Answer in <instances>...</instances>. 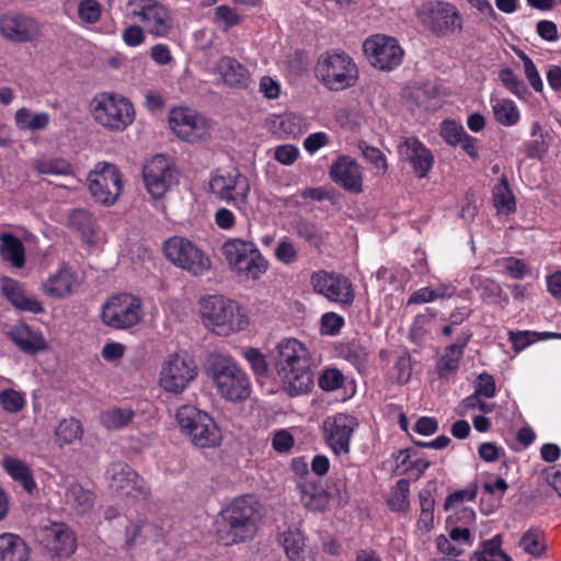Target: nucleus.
Listing matches in <instances>:
<instances>
[{
  "label": "nucleus",
  "instance_id": "nucleus-1",
  "mask_svg": "<svg viewBox=\"0 0 561 561\" xmlns=\"http://www.w3.org/2000/svg\"><path fill=\"white\" fill-rule=\"evenodd\" d=\"M262 505L252 494L236 496L219 514L217 536L225 546L251 541L262 522Z\"/></svg>",
  "mask_w": 561,
  "mask_h": 561
},
{
  "label": "nucleus",
  "instance_id": "nucleus-2",
  "mask_svg": "<svg viewBox=\"0 0 561 561\" xmlns=\"http://www.w3.org/2000/svg\"><path fill=\"white\" fill-rule=\"evenodd\" d=\"M272 362L290 397L306 394L313 387L309 352L296 339H284L271 352Z\"/></svg>",
  "mask_w": 561,
  "mask_h": 561
},
{
  "label": "nucleus",
  "instance_id": "nucleus-3",
  "mask_svg": "<svg viewBox=\"0 0 561 561\" xmlns=\"http://www.w3.org/2000/svg\"><path fill=\"white\" fill-rule=\"evenodd\" d=\"M206 374L219 396L230 402H241L251 394L247 373L230 356L213 353L206 360Z\"/></svg>",
  "mask_w": 561,
  "mask_h": 561
},
{
  "label": "nucleus",
  "instance_id": "nucleus-4",
  "mask_svg": "<svg viewBox=\"0 0 561 561\" xmlns=\"http://www.w3.org/2000/svg\"><path fill=\"white\" fill-rule=\"evenodd\" d=\"M203 323L214 333L227 336L249 324L237 301L222 295H208L199 301Z\"/></svg>",
  "mask_w": 561,
  "mask_h": 561
},
{
  "label": "nucleus",
  "instance_id": "nucleus-5",
  "mask_svg": "<svg viewBox=\"0 0 561 561\" xmlns=\"http://www.w3.org/2000/svg\"><path fill=\"white\" fill-rule=\"evenodd\" d=\"M175 421L181 434L197 448L216 447L221 442V433L215 420L196 405H180L175 411Z\"/></svg>",
  "mask_w": 561,
  "mask_h": 561
},
{
  "label": "nucleus",
  "instance_id": "nucleus-6",
  "mask_svg": "<svg viewBox=\"0 0 561 561\" xmlns=\"http://www.w3.org/2000/svg\"><path fill=\"white\" fill-rule=\"evenodd\" d=\"M317 78L331 91H342L355 85L358 69L344 51L329 50L320 55L316 68Z\"/></svg>",
  "mask_w": 561,
  "mask_h": 561
},
{
  "label": "nucleus",
  "instance_id": "nucleus-7",
  "mask_svg": "<svg viewBox=\"0 0 561 561\" xmlns=\"http://www.w3.org/2000/svg\"><path fill=\"white\" fill-rule=\"evenodd\" d=\"M91 113L95 122L112 131L125 130L135 119L131 102L113 93L94 96L91 101Z\"/></svg>",
  "mask_w": 561,
  "mask_h": 561
},
{
  "label": "nucleus",
  "instance_id": "nucleus-8",
  "mask_svg": "<svg viewBox=\"0 0 561 561\" xmlns=\"http://www.w3.org/2000/svg\"><path fill=\"white\" fill-rule=\"evenodd\" d=\"M126 16L154 37H165L174 27L171 11L160 0H127Z\"/></svg>",
  "mask_w": 561,
  "mask_h": 561
},
{
  "label": "nucleus",
  "instance_id": "nucleus-9",
  "mask_svg": "<svg viewBox=\"0 0 561 561\" xmlns=\"http://www.w3.org/2000/svg\"><path fill=\"white\" fill-rule=\"evenodd\" d=\"M162 252L168 261L193 276H202L210 270V260L191 240L174 236L163 242Z\"/></svg>",
  "mask_w": 561,
  "mask_h": 561
},
{
  "label": "nucleus",
  "instance_id": "nucleus-10",
  "mask_svg": "<svg viewBox=\"0 0 561 561\" xmlns=\"http://www.w3.org/2000/svg\"><path fill=\"white\" fill-rule=\"evenodd\" d=\"M88 182L91 195L103 205H113L122 193V173L113 163L99 162L89 172Z\"/></svg>",
  "mask_w": 561,
  "mask_h": 561
},
{
  "label": "nucleus",
  "instance_id": "nucleus-11",
  "mask_svg": "<svg viewBox=\"0 0 561 561\" xmlns=\"http://www.w3.org/2000/svg\"><path fill=\"white\" fill-rule=\"evenodd\" d=\"M196 377L197 366L195 363L173 353L162 363L159 385L169 393L181 394Z\"/></svg>",
  "mask_w": 561,
  "mask_h": 561
},
{
  "label": "nucleus",
  "instance_id": "nucleus-12",
  "mask_svg": "<svg viewBox=\"0 0 561 561\" xmlns=\"http://www.w3.org/2000/svg\"><path fill=\"white\" fill-rule=\"evenodd\" d=\"M141 302L130 294L113 296L102 309L103 322L114 329H127L140 321Z\"/></svg>",
  "mask_w": 561,
  "mask_h": 561
},
{
  "label": "nucleus",
  "instance_id": "nucleus-13",
  "mask_svg": "<svg viewBox=\"0 0 561 561\" xmlns=\"http://www.w3.org/2000/svg\"><path fill=\"white\" fill-rule=\"evenodd\" d=\"M363 50L369 62L382 71L397 68L403 58V49L398 41L380 34L368 37L363 44Z\"/></svg>",
  "mask_w": 561,
  "mask_h": 561
},
{
  "label": "nucleus",
  "instance_id": "nucleus-14",
  "mask_svg": "<svg viewBox=\"0 0 561 561\" xmlns=\"http://www.w3.org/2000/svg\"><path fill=\"white\" fill-rule=\"evenodd\" d=\"M210 192L221 201L241 209L248 203L250 183L245 175L234 170L232 173H215L209 181Z\"/></svg>",
  "mask_w": 561,
  "mask_h": 561
},
{
  "label": "nucleus",
  "instance_id": "nucleus-15",
  "mask_svg": "<svg viewBox=\"0 0 561 561\" xmlns=\"http://www.w3.org/2000/svg\"><path fill=\"white\" fill-rule=\"evenodd\" d=\"M142 179L148 193L161 198L178 182L176 171L163 154L148 160L142 168Z\"/></svg>",
  "mask_w": 561,
  "mask_h": 561
},
{
  "label": "nucleus",
  "instance_id": "nucleus-16",
  "mask_svg": "<svg viewBox=\"0 0 561 561\" xmlns=\"http://www.w3.org/2000/svg\"><path fill=\"white\" fill-rule=\"evenodd\" d=\"M106 474L111 489L119 495L135 500L148 497L149 488L146 481L127 463L113 462Z\"/></svg>",
  "mask_w": 561,
  "mask_h": 561
},
{
  "label": "nucleus",
  "instance_id": "nucleus-17",
  "mask_svg": "<svg viewBox=\"0 0 561 561\" xmlns=\"http://www.w3.org/2000/svg\"><path fill=\"white\" fill-rule=\"evenodd\" d=\"M358 423L354 416L336 413L323 422L324 437L328 445L336 455L350 453V442Z\"/></svg>",
  "mask_w": 561,
  "mask_h": 561
},
{
  "label": "nucleus",
  "instance_id": "nucleus-18",
  "mask_svg": "<svg viewBox=\"0 0 561 561\" xmlns=\"http://www.w3.org/2000/svg\"><path fill=\"white\" fill-rule=\"evenodd\" d=\"M41 33L38 22L25 14L9 11L0 15V34L11 43L35 41Z\"/></svg>",
  "mask_w": 561,
  "mask_h": 561
},
{
  "label": "nucleus",
  "instance_id": "nucleus-19",
  "mask_svg": "<svg viewBox=\"0 0 561 561\" xmlns=\"http://www.w3.org/2000/svg\"><path fill=\"white\" fill-rule=\"evenodd\" d=\"M311 285L316 293L331 301L351 305L354 300L352 284L342 275L318 271L311 275Z\"/></svg>",
  "mask_w": 561,
  "mask_h": 561
},
{
  "label": "nucleus",
  "instance_id": "nucleus-20",
  "mask_svg": "<svg viewBox=\"0 0 561 561\" xmlns=\"http://www.w3.org/2000/svg\"><path fill=\"white\" fill-rule=\"evenodd\" d=\"M422 24L432 33L446 36L461 28V18L456 8L446 2L432 4L420 14Z\"/></svg>",
  "mask_w": 561,
  "mask_h": 561
},
{
  "label": "nucleus",
  "instance_id": "nucleus-21",
  "mask_svg": "<svg viewBox=\"0 0 561 561\" xmlns=\"http://www.w3.org/2000/svg\"><path fill=\"white\" fill-rule=\"evenodd\" d=\"M297 491L302 505L311 511H324L330 500H335L339 505H345L348 502V495L344 486L343 489L336 488L334 491L323 490L314 482L301 479L297 483Z\"/></svg>",
  "mask_w": 561,
  "mask_h": 561
},
{
  "label": "nucleus",
  "instance_id": "nucleus-22",
  "mask_svg": "<svg viewBox=\"0 0 561 561\" xmlns=\"http://www.w3.org/2000/svg\"><path fill=\"white\" fill-rule=\"evenodd\" d=\"M329 176L336 185L350 193L363 192L362 167L350 156H337L329 169Z\"/></svg>",
  "mask_w": 561,
  "mask_h": 561
},
{
  "label": "nucleus",
  "instance_id": "nucleus-23",
  "mask_svg": "<svg viewBox=\"0 0 561 561\" xmlns=\"http://www.w3.org/2000/svg\"><path fill=\"white\" fill-rule=\"evenodd\" d=\"M398 153L408 162L419 178H425L434 164V156L416 137H407L399 146Z\"/></svg>",
  "mask_w": 561,
  "mask_h": 561
},
{
  "label": "nucleus",
  "instance_id": "nucleus-24",
  "mask_svg": "<svg viewBox=\"0 0 561 561\" xmlns=\"http://www.w3.org/2000/svg\"><path fill=\"white\" fill-rule=\"evenodd\" d=\"M169 124L171 129L186 141L201 139L207 130L204 117L188 110H173Z\"/></svg>",
  "mask_w": 561,
  "mask_h": 561
},
{
  "label": "nucleus",
  "instance_id": "nucleus-25",
  "mask_svg": "<svg viewBox=\"0 0 561 561\" xmlns=\"http://www.w3.org/2000/svg\"><path fill=\"white\" fill-rule=\"evenodd\" d=\"M7 336L22 353L27 355H36L48 348L42 332L32 329L24 322L11 325Z\"/></svg>",
  "mask_w": 561,
  "mask_h": 561
},
{
  "label": "nucleus",
  "instance_id": "nucleus-26",
  "mask_svg": "<svg viewBox=\"0 0 561 561\" xmlns=\"http://www.w3.org/2000/svg\"><path fill=\"white\" fill-rule=\"evenodd\" d=\"M43 542L53 557L69 558L76 550L73 534L61 524H54L43 531Z\"/></svg>",
  "mask_w": 561,
  "mask_h": 561
},
{
  "label": "nucleus",
  "instance_id": "nucleus-27",
  "mask_svg": "<svg viewBox=\"0 0 561 561\" xmlns=\"http://www.w3.org/2000/svg\"><path fill=\"white\" fill-rule=\"evenodd\" d=\"M216 71L230 88L248 89L252 82L248 68L233 57H221L216 65Z\"/></svg>",
  "mask_w": 561,
  "mask_h": 561
},
{
  "label": "nucleus",
  "instance_id": "nucleus-28",
  "mask_svg": "<svg viewBox=\"0 0 561 561\" xmlns=\"http://www.w3.org/2000/svg\"><path fill=\"white\" fill-rule=\"evenodd\" d=\"M3 296L19 310L41 313L44 309L35 297L26 296L21 284L12 278L3 277L0 280Z\"/></svg>",
  "mask_w": 561,
  "mask_h": 561
},
{
  "label": "nucleus",
  "instance_id": "nucleus-29",
  "mask_svg": "<svg viewBox=\"0 0 561 561\" xmlns=\"http://www.w3.org/2000/svg\"><path fill=\"white\" fill-rule=\"evenodd\" d=\"M471 339V333L459 336L456 343L448 345L436 363V371L439 378H448L459 368L465 348Z\"/></svg>",
  "mask_w": 561,
  "mask_h": 561
},
{
  "label": "nucleus",
  "instance_id": "nucleus-30",
  "mask_svg": "<svg viewBox=\"0 0 561 561\" xmlns=\"http://www.w3.org/2000/svg\"><path fill=\"white\" fill-rule=\"evenodd\" d=\"M0 561H30V548L18 535H0Z\"/></svg>",
  "mask_w": 561,
  "mask_h": 561
},
{
  "label": "nucleus",
  "instance_id": "nucleus-31",
  "mask_svg": "<svg viewBox=\"0 0 561 561\" xmlns=\"http://www.w3.org/2000/svg\"><path fill=\"white\" fill-rule=\"evenodd\" d=\"M2 466L7 473L14 481L19 482L28 494L34 493L37 489V484L34 480L32 470L24 461L11 456H5L2 460Z\"/></svg>",
  "mask_w": 561,
  "mask_h": 561
},
{
  "label": "nucleus",
  "instance_id": "nucleus-32",
  "mask_svg": "<svg viewBox=\"0 0 561 561\" xmlns=\"http://www.w3.org/2000/svg\"><path fill=\"white\" fill-rule=\"evenodd\" d=\"M0 256L13 267L21 268L25 264V248L22 241L10 232L0 236Z\"/></svg>",
  "mask_w": 561,
  "mask_h": 561
},
{
  "label": "nucleus",
  "instance_id": "nucleus-33",
  "mask_svg": "<svg viewBox=\"0 0 561 561\" xmlns=\"http://www.w3.org/2000/svg\"><path fill=\"white\" fill-rule=\"evenodd\" d=\"M239 276L251 279H257L267 270V261L263 257L260 250L253 247L251 254L244 255L241 261L231 268Z\"/></svg>",
  "mask_w": 561,
  "mask_h": 561
},
{
  "label": "nucleus",
  "instance_id": "nucleus-34",
  "mask_svg": "<svg viewBox=\"0 0 561 561\" xmlns=\"http://www.w3.org/2000/svg\"><path fill=\"white\" fill-rule=\"evenodd\" d=\"M239 276L251 279H257L267 270V261L263 257L260 250L253 247L251 254L244 255L241 261L231 268Z\"/></svg>",
  "mask_w": 561,
  "mask_h": 561
},
{
  "label": "nucleus",
  "instance_id": "nucleus-35",
  "mask_svg": "<svg viewBox=\"0 0 561 561\" xmlns=\"http://www.w3.org/2000/svg\"><path fill=\"white\" fill-rule=\"evenodd\" d=\"M67 225L70 229L80 233L85 243L93 242L95 225L92 215L88 210L73 209L67 218Z\"/></svg>",
  "mask_w": 561,
  "mask_h": 561
},
{
  "label": "nucleus",
  "instance_id": "nucleus-36",
  "mask_svg": "<svg viewBox=\"0 0 561 561\" xmlns=\"http://www.w3.org/2000/svg\"><path fill=\"white\" fill-rule=\"evenodd\" d=\"M294 231L299 238L317 249L321 248L327 237V233L321 227L306 218H300L295 221Z\"/></svg>",
  "mask_w": 561,
  "mask_h": 561
},
{
  "label": "nucleus",
  "instance_id": "nucleus-37",
  "mask_svg": "<svg viewBox=\"0 0 561 561\" xmlns=\"http://www.w3.org/2000/svg\"><path fill=\"white\" fill-rule=\"evenodd\" d=\"M71 286L72 275L68 270L58 271L43 284V288L47 295L58 298L70 294Z\"/></svg>",
  "mask_w": 561,
  "mask_h": 561
},
{
  "label": "nucleus",
  "instance_id": "nucleus-38",
  "mask_svg": "<svg viewBox=\"0 0 561 561\" xmlns=\"http://www.w3.org/2000/svg\"><path fill=\"white\" fill-rule=\"evenodd\" d=\"M254 243L241 239H229L221 245V252L230 268L236 266L241 259L253 252Z\"/></svg>",
  "mask_w": 561,
  "mask_h": 561
},
{
  "label": "nucleus",
  "instance_id": "nucleus-39",
  "mask_svg": "<svg viewBox=\"0 0 561 561\" xmlns=\"http://www.w3.org/2000/svg\"><path fill=\"white\" fill-rule=\"evenodd\" d=\"M67 503L72 505L78 513L84 514L93 506V495L78 483L70 484L65 493Z\"/></svg>",
  "mask_w": 561,
  "mask_h": 561
},
{
  "label": "nucleus",
  "instance_id": "nucleus-40",
  "mask_svg": "<svg viewBox=\"0 0 561 561\" xmlns=\"http://www.w3.org/2000/svg\"><path fill=\"white\" fill-rule=\"evenodd\" d=\"M492 111L495 121L506 127L516 125L520 118L517 105L508 99L497 101L493 104Z\"/></svg>",
  "mask_w": 561,
  "mask_h": 561
},
{
  "label": "nucleus",
  "instance_id": "nucleus-41",
  "mask_svg": "<svg viewBox=\"0 0 561 561\" xmlns=\"http://www.w3.org/2000/svg\"><path fill=\"white\" fill-rule=\"evenodd\" d=\"M519 546L526 553L535 558L541 557L547 550L545 533L539 528H529L519 539Z\"/></svg>",
  "mask_w": 561,
  "mask_h": 561
},
{
  "label": "nucleus",
  "instance_id": "nucleus-42",
  "mask_svg": "<svg viewBox=\"0 0 561 561\" xmlns=\"http://www.w3.org/2000/svg\"><path fill=\"white\" fill-rule=\"evenodd\" d=\"M82 434V425L75 417L61 420L55 430L56 439L60 445L71 444L75 440L80 439Z\"/></svg>",
  "mask_w": 561,
  "mask_h": 561
},
{
  "label": "nucleus",
  "instance_id": "nucleus-43",
  "mask_svg": "<svg viewBox=\"0 0 561 561\" xmlns=\"http://www.w3.org/2000/svg\"><path fill=\"white\" fill-rule=\"evenodd\" d=\"M494 205L499 211L512 214L516 209L515 198L506 178H502L493 193Z\"/></svg>",
  "mask_w": 561,
  "mask_h": 561
},
{
  "label": "nucleus",
  "instance_id": "nucleus-44",
  "mask_svg": "<svg viewBox=\"0 0 561 561\" xmlns=\"http://www.w3.org/2000/svg\"><path fill=\"white\" fill-rule=\"evenodd\" d=\"M339 353L342 358L357 368L364 366L368 357L366 348L356 340L341 344Z\"/></svg>",
  "mask_w": 561,
  "mask_h": 561
},
{
  "label": "nucleus",
  "instance_id": "nucleus-45",
  "mask_svg": "<svg viewBox=\"0 0 561 561\" xmlns=\"http://www.w3.org/2000/svg\"><path fill=\"white\" fill-rule=\"evenodd\" d=\"M134 412L130 409L114 408L101 414V423L110 430H118L126 426L133 419Z\"/></svg>",
  "mask_w": 561,
  "mask_h": 561
},
{
  "label": "nucleus",
  "instance_id": "nucleus-46",
  "mask_svg": "<svg viewBox=\"0 0 561 561\" xmlns=\"http://www.w3.org/2000/svg\"><path fill=\"white\" fill-rule=\"evenodd\" d=\"M396 459L399 462V466L405 467V470L415 469L417 471L416 477L423 474V472L430 467V461L420 457L414 448L400 450Z\"/></svg>",
  "mask_w": 561,
  "mask_h": 561
},
{
  "label": "nucleus",
  "instance_id": "nucleus-47",
  "mask_svg": "<svg viewBox=\"0 0 561 561\" xmlns=\"http://www.w3.org/2000/svg\"><path fill=\"white\" fill-rule=\"evenodd\" d=\"M282 542L289 560L296 561L300 559L305 542L304 537L299 531L288 530L283 533Z\"/></svg>",
  "mask_w": 561,
  "mask_h": 561
},
{
  "label": "nucleus",
  "instance_id": "nucleus-48",
  "mask_svg": "<svg viewBox=\"0 0 561 561\" xmlns=\"http://www.w3.org/2000/svg\"><path fill=\"white\" fill-rule=\"evenodd\" d=\"M409 489L410 482L401 479L397 482L388 504L393 512H405L409 507Z\"/></svg>",
  "mask_w": 561,
  "mask_h": 561
},
{
  "label": "nucleus",
  "instance_id": "nucleus-49",
  "mask_svg": "<svg viewBox=\"0 0 561 561\" xmlns=\"http://www.w3.org/2000/svg\"><path fill=\"white\" fill-rule=\"evenodd\" d=\"M500 80L502 84L513 94L519 99H525L528 94V88L523 80H520L514 71L506 67L500 71Z\"/></svg>",
  "mask_w": 561,
  "mask_h": 561
},
{
  "label": "nucleus",
  "instance_id": "nucleus-50",
  "mask_svg": "<svg viewBox=\"0 0 561 561\" xmlns=\"http://www.w3.org/2000/svg\"><path fill=\"white\" fill-rule=\"evenodd\" d=\"M360 150L363 157L367 162L374 165L378 171L386 173L388 170L387 158L380 151V149L368 145L366 141L362 140L357 145Z\"/></svg>",
  "mask_w": 561,
  "mask_h": 561
},
{
  "label": "nucleus",
  "instance_id": "nucleus-51",
  "mask_svg": "<svg viewBox=\"0 0 561 561\" xmlns=\"http://www.w3.org/2000/svg\"><path fill=\"white\" fill-rule=\"evenodd\" d=\"M0 405L8 413H18L25 405L24 396L14 389H4L0 391Z\"/></svg>",
  "mask_w": 561,
  "mask_h": 561
},
{
  "label": "nucleus",
  "instance_id": "nucleus-52",
  "mask_svg": "<svg viewBox=\"0 0 561 561\" xmlns=\"http://www.w3.org/2000/svg\"><path fill=\"white\" fill-rule=\"evenodd\" d=\"M102 15V5L96 0H81L78 4V16L85 24H95Z\"/></svg>",
  "mask_w": 561,
  "mask_h": 561
},
{
  "label": "nucleus",
  "instance_id": "nucleus-53",
  "mask_svg": "<svg viewBox=\"0 0 561 561\" xmlns=\"http://www.w3.org/2000/svg\"><path fill=\"white\" fill-rule=\"evenodd\" d=\"M242 355L250 364L253 373L256 376L265 377L267 376L270 368L268 363L265 356L253 347H247L242 350Z\"/></svg>",
  "mask_w": 561,
  "mask_h": 561
},
{
  "label": "nucleus",
  "instance_id": "nucleus-54",
  "mask_svg": "<svg viewBox=\"0 0 561 561\" xmlns=\"http://www.w3.org/2000/svg\"><path fill=\"white\" fill-rule=\"evenodd\" d=\"M519 59L523 61L524 65V72L526 76V79L528 80L530 87L538 93H541L543 91V82L541 80V77L539 75V71L531 60V58L526 55L524 51H519L517 54Z\"/></svg>",
  "mask_w": 561,
  "mask_h": 561
},
{
  "label": "nucleus",
  "instance_id": "nucleus-55",
  "mask_svg": "<svg viewBox=\"0 0 561 561\" xmlns=\"http://www.w3.org/2000/svg\"><path fill=\"white\" fill-rule=\"evenodd\" d=\"M36 170L42 174L65 175L70 172V164L64 159H46L36 162Z\"/></svg>",
  "mask_w": 561,
  "mask_h": 561
},
{
  "label": "nucleus",
  "instance_id": "nucleus-56",
  "mask_svg": "<svg viewBox=\"0 0 561 561\" xmlns=\"http://www.w3.org/2000/svg\"><path fill=\"white\" fill-rule=\"evenodd\" d=\"M344 376L336 368H327L318 379L319 387L324 391H334L343 386Z\"/></svg>",
  "mask_w": 561,
  "mask_h": 561
},
{
  "label": "nucleus",
  "instance_id": "nucleus-57",
  "mask_svg": "<svg viewBox=\"0 0 561 561\" xmlns=\"http://www.w3.org/2000/svg\"><path fill=\"white\" fill-rule=\"evenodd\" d=\"M466 135L467 133L461 125L453 121H444L442 136L448 145L458 146Z\"/></svg>",
  "mask_w": 561,
  "mask_h": 561
},
{
  "label": "nucleus",
  "instance_id": "nucleus-58",
  "mask_svg": "<svg viewBox=\"0 0 561 561\" xmlns=\"http://www.w3.org/2000/svg\"><path fill=\"white\" fill-rule=\"evenodd\" d=\"M482 396L472 393L461 401L459 414L466 415L469 410L479 409L484 414L491 413L494 410V403L484 402Z\"/></svg>",
  "mask_w": 561,
  "mask_h": 561
},
{
  "label": "nucleus",
  "instance_id": "nucleus-59",
  "mask_svg": "<svg viewBox=\"0 0 561 561\" xmlns=\"http://www.w3.org/2000/svg\"><path fill=\"white\" fill-rule=\"evenodd\" d=\"M240 22V16L230 7L219 5L215 9L214 23H222L225 30L238 25Z\"/></svg>",
  "mask_w": 561,
  "mask_h": 561
},
{
  "label": "nucleus",
  "instance_id": "nucleus-60",
  "mask_svg": "<svg viewBox=\"0 0 561 561\" xmlns=\"http://www.w3.org/2000/svg\"><path fill=\"white\" fill-rule=\"evenodd\" d=\"M295 445V438L288 430H278L272 438L273 448L279 454H287Z\"/></svg>",
  "mask_w": 561,
  "mask_h": 561
},
{
  "label": "nucleus",
  "instance_id": "nucleus-61",
  "mask_svg": "<svg viewBox=\"0 0 561 561\" xmlns=\"http://www.w3.org/2000/svg\"><path fill=\"white\" fill-rule=\"evenodd\" d=\"M473 393L483 396L485 398H493L496 393L494 378L488 373L480 374L477 377Z\"/></svg>",
  "mask_w": 561,
  "mask_h": 561
},
{
  "label": "nucleus",
  "instance_id": "nucleus-62",
  "mask_svg": "<svg viewBox=\"0 0 561 561\" xmlns=\"http://www.w3.org/2000/svg\"><path fill=\"white\" fill-rule=\"evenodd\" d=\"M145 32L146 30L140 24H131L123 31L122 38L127 46L136 47L145 42Z\"/></svg>",
  "mask_w": 561,
  "mask_h": 561
},
{
  "label": "nucleus",
  "instance_id": "nucleus-63",
  "mask_svg": "<svg viewBox=\"0 0 561 561\" xmlns=\"http://www.w3.org/2000/svg\"><path fill=\"white\" fill-rule=\"evenodd\" d=\"M275 256L285 264H291L297 260V251L294 243L287 238L282 239L275 248Z\"/></svg>",
  "mask_w": 561,
  "mask_h": 561
},
{
  "label": "nucleus",
  "instance_id": "nucleus-64",
  "mask_svg": "<svg viewBox=\"0 0 561 561\" xmlns=\"http://www.w3.org/2000/svg\"><path fill=\"white\" fill-rule=\"evenodd\" d=\"M504 263L505 272L514 279H522L525 275L530 273L528 265L520 259L510 256L504 259Z\"/></svg>",
  "mask_w": 561,
  "mask_h": 561
}]
</instances>
